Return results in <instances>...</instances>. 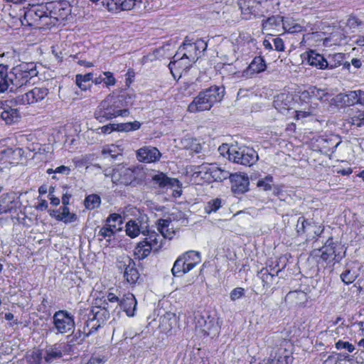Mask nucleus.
I'll list each match as a JSON object with an SVG mask.
<instances>
[{"label": "nucleus", "mask_w": 364, "mask_h": 364, "mask_svg": "<svg viewBox=\"0 0 364 364\" xmlns=\"http://www.w3.org/2000/svg\"><path fill=\"white\" fill-rule=\"evenodd\" d=\"M224 93L225 89L223 87L215 85L205 89L194 98L188 105V110L190 112L209 110L214 104L222 100Z\"/></svg>", "instance_id": "1"}, {"label": "nucleus", "mask_w": 364, "mask_h": 364, "mask_svg": "<svg viewBox=\"0 0 364 364\" xmlns=\"http://www.w3.org/2000/svg\"><path fill=\"white\" fill-rule=\"evenodd\" d=\"M129 111L124 108L119 95L109 96L104 100L95 112V117L100 122L105 119H112L117 117H127Z\"/></svg>", "instance_id": "2"}, {"label": "nucleus", "mask_w": 364, "mask_h": 364, "mask_svg": "<svg viewBox=\"0 0 364 364\" xmlns=\"http://www.w3.org/2000/svg\"><path fill=\"white\" fill-rule=\"evenodd\" d=\"M144 175V171L139 166L121 167L114 170L112 181L116 184L135 187L142 183Z\"/></svg>", "instance_id": "3"}, {"label": "nucleus", "mask_w": 364, "mask_h": 364, "mask_svg": "<svg viewBox=\"0 0 364 364\" xmlns=\"http://www.w3.org/2000/svg\"><path fill=\"white\" fill-rule=\"evenodd\" d=\"M37 74L38 72L33 63H22L13 68L10 71L9 78L11 85V92H16L26 85Z\"/></svg>", "instance_id": "4"}, {"label": "nucleus", "mask_w": 364, "mask_h": 364, "mask_svg": "<svg viewBox=\"0 0 364 364\" xmlns=\"http://www.w3.org/2000/svg\"><path fill=\"white\" fill-rule=\"evenodd\" d=\"M194 175L196 178L203 179L205 182L211 183L213 181H222L228 178L230 172L222 169L216 164H203L197 167Z\"/></svg>", "instance_id": "5"}, {"label": "nucleus", "mask_w": 364, "mask_h": 364, "mask_svg": "<svg viewBox=\"0 0 364 364\" xmlns=\"http://www.w3.org/2000/svg\"><path fill=\"white\" fill-rule=\"evenodd\" d=\"M52 331L56 334L73 333L75 326L74 316L66 310H59L54 313Z\"/></svg>", "instance_id": "6"}, {"label": "nucleus", "mask_w": 364, "mask_h": 364, "mask_svg": "<svg viewBox=\"0 0 364 364\" xmlns=\"http://www.w3.org/2000/svg\"><path fill=\"white\" fill-rule=\"evenodd\" d=\"M196 330L204 336L214 338L217 336L220 330V325L218 318L208 314H198L195 316Z\"/></svg>", "instance_id": "7"}, {"label": "nucleus", "mask_w": 364, "mask_h": 364, "mask_svg": "<svg viewBox=\"0 0 364 364\" xmlns=\"http://www.w3.org/2000/svg\"><path fill=\"white\" fill-rule=\"evenodd\" d=\"M230 161L246 166H251L258 160V154L250 147L232 146Z\"/></svg>", "instance_id": "8"}, {"label": "nucleus", "mask_w": 364, "mask_h": 364, "mask_svg": "<svg viewBox=\"0 0 364 364\" xmlns=\"http://www.w3.org/2000/svg\"><path fill=\"white\" fill-rule=\"evenodd\" d=\"M117 267L124 271V277L129 284H136L139 279V273L134 260L127 255L121 256L117 260Z\"/></svg>", "instance_id": "9"}, {"label": "nucleus", "mask_w": 364, "mask_h": 364, "mask_svg": "<svg viewBox=\"0 0 364 364\" xmlns=\"http://www.w3.org/2000/svg\"><path fill=\"white\" fill-rule=\"evenodd\" d=\"M80 337L81 334L84 335V338H87L91 334L94 333L100 327L98 321L93 318L88 309L80 310Z\"/></svg>", "instance_id": "10"}, {"label": "nucleus", "mask_w": 364, "mask_h": 364, "mask_svg": "<svg viewBox=\"0 0 364 364\" xmlns=\"http://www.w3.org/2000/svg\"><path fill=\"white\" fill-rule=\"evenodd\" d=\"M48 92L46 87H36L23 95H18L15 101L16 104L23 105L38 103L44 100Z\"/></svg>", "instance_id": "11"}, {"label": "nucleus", "mask_w": 364, "mask_h": 364, "mask_svg": "<svg viewBox=\"0 0 364 364\" xmlns=\"http://www.w3.org/2000/svg\"><path fill=\"white\" fill-rule=\"evenodd\" d=\"M178 53H176L168 64V68L173 76V70L178 73L187 70L196 61V56L191 53L188 55L186 53H183L181 57H178Z\"/></svg>", "instance_id": "12"}, {"label": "nucleus", "mask_w": 364, "mask_h": 364, "mask_svg": "<svg viewBox=\"0 0 364 364\" xmlns=\"http://www.w3.org/2000/svg\"><path fill=\"white\" fill-rule=\"evenodd\" d=\"M343 250V248L341 245L335 243L332 238H328L324 246L321 249V258L323 261L333 259L338 262L344 257V255H341ZM343 254H345V252H343Z\"/></svg>", "instance_id": "13"}, {"label": "nucleus", "mask_w": 364, "mask_h": 364, "mask_svg": "<svg viewBox=\"0 0 364 364\" xmlns=\"http://www.w3.org/2000/svg\"><path fill=\"white\" fill-rule=\"evenodd\" d=\"M48 18V11L46 6H33L24 14V20L29 25L38 23L43 18Z\"/></svg>", "instance_id": "14"}, {"label": "nucleus", "mask_w": 364, "mask_h": 364, "mask_svg": "<svg viewBox=\"0 0 364 364\" xmlns=\"http://www.w3.org/2000/svg\"><path fill=\"white\" fill-rule=\"evenodd\" d=\"M228 178L232 183L231 189L235 194H242L248 191L250 182L247 176L230 173Z\"/></svg>", "instance_id": "15"}, {"label": "nucleus", "mask_w": 364, "mask_h": 364, "mask_svg": "<svg viewBox=\"0 0 364 364\" xmlns=\"http://www.w3.org/2000/svg\"><path fill=\"white\" fill-rule=\"evenodd\" d=\"M14 193H6L0 196V215L16 211L19 205Z\"/></svg>", "instance_id": "16"}, {"label": "nucleus", "mask_w": 364, "mask_h": 364, "mask_svg": "<svg viewBox=\"0 0 364 364\" xmlns=\"http://www.w3.org/2000/svg\"><path fill=\"white\" fill-rule=\"evenodd\" d=\"M64 346L62 343H55L46 348L44 360L47 364H53L60 360L63 355Z\"/></svg>", "instance_id": "17"}, {"label": "nucleus", "mask_w": 364, "mask_h": 364, "mask_svg": "<svg viewBox=\"0 0 364 364\" xmlns=\"http://www.w3.org/2000/svg\"><path fill=\"white\" fill-rule=\"evenodd\" d=\"M161 154L155 147H144L136 152L137 159L141 162L151 163L160 159Z\"/></svg>", "instance_id": "18"}, {"label": "nucleus", "mask_w": 364, "mask_h": 364, "mask_svg": "<svg viewBox=\"0 0 364 364\" xmlns=\"http://www.w3.org/2000/svg\"><path fill=\"white\" fill-rule=\"evenodd\" d=\"M120 228L116 225L106 224L102 227L98 233L97 237L100 241L105 240L106 245L108 246L115 240V233L119 230Z\"/></svg>", "instance_id": "19"}, {"label": "nucleus", "mask_w": 364, "mask_h": 364, "mask_svg": "<svg viewBox=\"0 0 364 364\" xmlns=\"http://www.w3.org/2000/svg\"><path fill=\"white\" fill-rule=\"evenodd\" d=\"M294 104L293 95L289 93H281L276 96L274 106L280 112L290 109Z\"/></svg>", "instance_id": "20"}, {"label": "nucleus", "mask_w": 364, "mask_h": 364, "mask_svg": "<svg viewBox=\"0 0 364 364\" xmlns=\"http://www.w3.org/2000/svg\"><path fill=\"white\" fill-rule=\"evenodd\" d=\"M136 300L132 293H127L120 299L119 306L129 317L134 316L136 309Z\"/></svg>", "instance_id": "21"}, {"label": "nucleus", "mask_w": 364, "mask_h": 364, "mask_svg": "<svg viewBox=\"0 0 364 364\" xmlns=\"http://www.w3.org/2000/svg\"><path fill=\"white\" fill-rule=\"evenodd\" d=\"M108 309L109 305L107 303H105L103 306H95L91 309H88V311L90 313L91 316H93V318L98 321V323L101 326L110 317V314Z\"/></svg>", "instance_id": "22"}, {"label": "nucleus", "mask_w": 364, "mask_h": 364, "mask_svg": "<svg viewBox=\"0 0 364 364\" xmlns=\"http://www.w3.org/2000/svg\"><path fill=\"white\" fill-rule=\"evenodd\" d=\"M307 63L317 69L326 70L328 62L326 58L321 54L316 53V51L311 50L306 53Z\"/></svg>", "instance_id": "23"}, {"label": "nucleus", "mask_w": 364, "mask_h": 364, "mask_svg": "<svg viewBox=\"0 0 364 364\" xmlns=\"http://www.w3.org/2000/svg\"><path fill=\"white\" fill-rule=\"evenodd\" d=\"M146 237L143 240L147 244L152 250L158 251L162 246L164 238L163 236L155 231H145Z\"/></svg>", "instance_id": "24"}, {"label": "nucleus", "mask_w": 364, "mask_h": 364, "mask_svg": "<svg viewBox=\"0 0 364 364\" xmlns=\"http://www.w3.org/2000/svg\"><path fill=\"white\" fill-rule=\"evenodd\" d=\"M146 237L143 240L147 244L152 250L158 251L162 246L164 238L163 236L155 231H145Z\"/></svg>", "instance_id": "25"}, {"label": "nucleus", "mask_w": 364, "mask_h": 364, "mask_svg": "<svg viewBox=\"0 0 364 364\" xmlns=\"http://www.w3.org/2000/svg\"><path fill=\"white\" fill-rule=\"evenodd\" d=\"M179 257L183 258V262H185L186 271L188 272L193 269L201 260L200 253L193 250L188 251Z\"/></svg>", "instance_id": "26"}, {"label": "nucleus", "mask_w": 364, "mask_h": 364, "mask_svg": "<svg viewBox=\"0 0 364 364\" xmlns=\"http://www.w3.org/2000/svg\"><path fill=\"white\" fill-rule=\"evenodd\" d=\"M177 323L178 317L172 312H166L160 318V326L164 331H170L177 325Z\"/></svg>", "instance_id": "27"}, {"label": "nucleus", "mask_w": 364, "mask_h": 364, "mask_svg": "<svg viewBox=\"0 0 364 364\" xmlns=\"http://www.w3.org/2000/svg\"><path fill=\"white\" fill-rule=\"evenodd\" d=\"M154 182L160 188L174 187L179 188V181L176 178L167 177L164 173H161L153 177Z\"/></svg>", "instance_id": "28"}, {"label": "nucleus", "mask_w": 364, "mask_h": 364, "mask_svg": "<svg viewBox=\"0 0 364 364\" xmlns=\"http://www.w3.org/2000/svg\"><path fill=\"white\" fill-rule=\"evenodd\" d=\"M8 65L0 64V93L11 92L10 72H8Z\"/></svg>", "instance_id": "29"}, {"label": "nucleus", "mask_w": 364, "mask_h": 364, "mask_svg": "<svg viewBox=\"0 0 364 364\" xmlns=\"http://www.w3.org/2000/svg\"><path fill=\"white\" fill-rule=\"evenodd\" d=\"M53 213H58V215L50 213L51 216H54L57 220L63 221L65 223L75 222L77 219V216L75 213L70 212L69 208L63 205L59 210H53Z\"/></svg>", "instance_id": "30"}, {"label": "nucleus", "mask_w": 364, "mask_h": 364, "mask_svg": "<svg viewBox=\"0 0 364 364\" xmlns=\"http://www.w3.org/2000/svg\"><path fill=\"white\" fill-rule=\"evenodd\" d=\"M345 54L342 53H335L333 54H329L326 58V62H328V65L326 66V69L333 70L341 65L343 66Z\"/></svg>", "instance_id": "31"}, {"label": "nucleus", "mask_w": 364, "mask_h": 364, "mask_svg": "<svg viewBox=\"0 0 364 364\" xmlns=\"http://www.w3.org/2000/svg\"><path fill=\"white\" fill-rule=\"evenodd\" d=\"M1 117L6 124H12L17 122L21 116L17 109L9 107L1 112Z\"/></svg>", "instance_id": "32"}, {"label": "nucleus", "mask_w": 364, "mask_h": 364, "mask_svg": "<svg viewBox=\"0 0 364 364\" xmlns=\"http://www.w3.org/2000/svg\"><path fill=\"white\" fill-rule=\"evenodd\" d=\"M126 233L132 238L137 237L140 233L145 235V230H143L135 220H129L126 224Z\"/></svg>", "instance_id": "33"}, {"label": "nucleus", "mask_w": 364, "mask_h": 364, "mask_svg": "<svg viewBox=\"0 0 364 364\" xmlns=\"http://www.w3.org/2000/svg\"><path fill=\"white\" fill-rule=\"evenodd\" d=\"M92 78L93 74L92 73H89L85 75L77 74L75 76V82L77 85L82 90H87L91 87L90 82Z\"/></svg>", "instance_id": "34"}, {"label": "nucleus", "mask_w": 364, "mask_h": 364, "mask_svg": "<svg viewBox=\"0 0 364 364\" xmlns=\"http://www.w3.org/2000/svg\"><path fill=\"white\" fill-rule=\"evenodd\" d=\"M152 249L144 241L139 242L134 249V255L139 259H144L151 253Z\"/></svg>", "instance_id": "35"}, {"label": "nucleus", "mask_w": 364, "mask_h": 364, "mask_svg": "<svg viewBox=\"0 0 364 364\" xmlns=\"http://www.w3.org/2000/svg\"><path fill=\"white\" fill-rule=\"evenodd\" d=\"M257 276L262 280L263 287L265 289L269 288L274 279L275 275L269 272L266 268H262L260 272H258Z\"/></svg>", "instance_id": "36"}, {"label": "nucleus", "mask_w": 364, "mask_h": 364, "mask_svg": "<svg viewBox=\"0 0 364 364\" xmlns=\"http://www.w3.org/2000/svg\"><path fill=\"white\" fill-rule=\"evenodd\" d=\"M171 223V220L170 219H159L158 220V230L163 237H171L173 232H171L169 228Z\"/></svg>", "instance_id": "37"}, {"label": "nucleus", "mask_w": 364, "mask_h": 364, "mask_svg": "<svg viewBox=\"0 0 364 364\" xmlns=\"http://www.w3.org/2000/svg\"><path fill=\"white\" fill-rule=\"evenodd\" d=\"M314 227L312 222L307 220L304 217H300L297 220L296 230L299 235H302L307 232Z\"/></svg>", "instance_id": "38"}, {"label": "nucleus", "mask_w": 364, "mask_h": 364, "mask_svg": "<svg viewBox=\"0 0 364 364\" xmlns=\"http://www.w3.org/2000/svg\"><path fill=\"white\" fill-rule=\"evenodd\" d=\"M266 69L264 60L260 57H255L249 65V70L252 73H259Z\"/></svg>", "instance_id": "39"}, {"label": "nucleus", "mask_w": 364, "mask_h": 364, "mask_svg": "<svg viewBox=\"0 0 364 364\" xmlns=\"http://www.w3.org/2000/svg\"><path fill=\"white\" fill-rule=\"evenodd\" d=\"M183 258L178 257L177 259L175 261L173 267L171 269L172 274L174 277H179L181 274H184L188 272L186 271V268L184 262H183Z\"/></svg>", "instance_id": "40"}, {"label": "nucleus", "mask_w": 364, "mask_h": 364, "mask_svg": "<svg viewBox=\"0 0 364 364\" xmlns=\"http://www.w3.org/2000/svg\"><path fill=\"white\" fill-rule=\"evenodd\" d=\"M198 82H199L198 79H197L195 82H193L185 83L181 87L182 94L186 97L191 96V95L194 94L196 91H198L200 89Z\"/></svg>", "instance_id": "41"}, {"label": "nucleus", "mask_w": 364, "mask_h": 364, "mask_svg": "<svg viewBox=\"0 0 364 364\" xmlns=\"http://www.w3.org/2000/svg\"><path fill=\"white\" fill-rule=\"evenodd\" d=\"M115 126L116 131L129 132L139 129L140 128L141 124L137 121H134L133 122L115 124Z\"/></svg>", "instance_id": "42"}, {"label": "nucleus", "mask_w": 364, "mask_h": 364, "mask_svg": "<svg viewBox=\"0 0 364 364\" xmlns=\"http://www.w3.org/2000/svg\"><path fill=\"white\" fill-rule=\"evenodd\" d=\"M101 203L100 197L96 194H91L85 199V206L86 208L93 210L100 206Z\"/></svg>", "instance_id": "43"}, {"label": "nucleus", "mask_w": 364, "mask_h": 364, "mask_svg": "<svg viewBox=\"0 0 364 364\" xmlns=\"http://www.w3.org/2000/svg\"><path fill=\"white\" fill-rule=\"evenodd\" d=\"M5 140L0 141V159L1 160H11L13 159V155L17 151L14 150L12 148L6 146L5 145L1 146L2 143L4 142ZM20 152V150H18Z\"/></svg>", "instance_id": "44"}, {"label": "nucleus", "mask_w": 364, "mask_h": 364, "mask_svg": "<svg viewBox=\"0 0 364 364\" xmlns=\"http://www.w3.org/2000/svg\"><path fill=\"white\" fill-rule=\"evenodd\" d=\"M358 277L356 271L350 268H346L341 274V280L346 284L353 283Z\"/></svg>", "instance_id": "45"}, {"label": "nucleus", "mask_w": 364, "mask_h": 364, "mask_svg": "<svg viewBox=\"0 0 364 364\" xmlns=\"http://www.w3.org/2000/svg\"><path fill=\"white\" fill-rule=\"evenodd\" d=\"M282 26L284 29L289 33H296L302 30L301 26L296 23L294 21L288 18L283 20Z\"/></svg>", "instance_id": "46"}, {"label": "nucleus", "mask_w": 364, "mask_h": 364, "mask_svg": "<svg viewBox=\"0 0 364 364\" xmlns=\"http://www.w3.org/2000/svg\"><path fill=\"white\" fill-rule=\"evenodd\" d=\"M222 204L223 200L220 198L212 199L209 200L205 205V212L208 214L215 213L222 207Z\"/></svg>", "instance_id": "47"}, {"label": "nucleus", "mask_w": 364, "mask_h": 364, "mask_svg": "<svg viewBox=\"0 0 364 364\" xmlns=\"http://www.w3.org/2000/svg\"><path fill=\"white\" fill-rule=\"evenodd\" d=\"M207 42L203 39H198L194 43L192 48L195 50L194 55L196 56V60L200 57V54L207 49Z\"/></svg>", "instance_id": "48"}, {"label": "nucleus", "mask_w": 364, "mask_h": 364, "mask_svg": "<svg viewBox=\"0 0 364 364\" xmlns=\"http://www.w3.org/2000/svg\"><path fill=\"white\" fill-rule=\"evenodd\" d=\"M309 93L311 96L319 100H327L328 94L326 90L317 88L316 87H309Z\"/></svg>", "instance_id": "49"}, {"label": "nucleus", "mask_w": 364, "mask_h": 364, "mask_svg": "<svg viewBox=\"0 0 364 364\" xmlns=\"http://www.w3.org/2000/svg\"><path fill=\"white\" fill-rule=\"evenodd\" d=\"M349 122L357 127L364 125V110L355 112L350 117Z\"/></svg>", "instance_id": "50"}, {"label": "nucleus", "mask_w": 364, "mask_h": 364, "mask_svg": "<svg viewBox=\"0 0 364 364\" xmlns=\"http://www.w3.org/2000/svg\"><path fill=\"white\" fill-rule=\"evenodd\" d=\"M119 97L120 100L122 102L124 108H127V109H128V107L132 106L133 105L134 101L136 97L134 94L126 92L119 95Z\"/></svg>", "instance_id": "51"}, {"label": "nucleus", "mask_w": 364, "mask_h": 364, "mask_svg": "<svg viewBox=\"0 0 364 364\" xmlns=\"http://www.w3.org/2000/svg\"><path fill=\"white\" fill-rule=\"evenodd\" d=\"M42 360V355L40 350H36L31 353L27 356L28 364H41Z\"/></svg>", "instance_id": "52"}, {"label": "nucleus", "mask_w": 364, "mask_h": 364, "mask_svg": "<svg viewBox=\"0 0 364 364\" xmlns=\"http://www.w3.org/2000/svg\"><path fill=\"white\" fill-rule=\"evenodd\" d=\"M255 2L253 1H241L239 4L241 9V12L243 15L252 14L255 13V11H252L250 9V7L253 6V4Z\"/></svg>", "instance_id": "53"}, {"label": "nucleus", "mask_w": 364, "mask_h": 364, "mask_svg": "<svg viewBox=\"0 0 364 364\" xmlns=\"http://www.w3.org/2000/svg\"><path fill=\"white\" fill-rule=\"evenodd\" d=\"M272 176H267L264 179L257 181V186L264 191H268L272 188Z\"/></svg>", "instance_id": "54"}, {"label": "nucleus", "mask_w": 364, "mask_h": 364, "mask_svg": "<svg viewBox=\"0 0 364 364\" xmlns=\"http://www.w3.org/2000/svg\"><path fill=\"white\" fill-rule=\"evenodd\" d=\"M363 60L360 58H354L350 62L346 61L343 63V68L350 72V66H353L354 68H360L363 65Z\"/></svg>", "instance_id": "55"}, {"label": "nucleus", "mask_w": 364, "mask_h": 364, "mask_svg": "<svg viewBox=\"0 0 364 364\" xmlns=\"http://www.w3.org/2000/svg\"><path fill=\"white\" fill-rule=\"evenodd\" d=\"M80 329L75 333H72L71 335H69L68 336V342L69 343L70 346L75 345V343H80L82 342L85 338H84V335L81 334V336L80 337Z\"/></svg>", "instance_id": "56"}, {"label": "nucleus", "mask_w": 364, "mask_h": 364, "mask_svg": "<svg viewBox=\"0 0 364 364\" xmlns=\"http://www.w3.org/2000/svg\"><path fill=\"white\" fill-rule=\"evenodd\" d=\"M245 289L242 287H236L230 293V300L235 301L245 296Z\"/></svg>", "instance_id": "57"}, {"label": "nucleus", "mask_w": 364, "mask_h": 364, "mask_svg": "<svg viewBox=\"0 0 364 364\" xmlns=\"http://www.w3.org/2000/svg\"><path fill=\"white\" fill-rule=\"evenodd\" d=\"M314 108L310 107L308 109H299L296 111V119H303L314 114Z\"/></svg>", "instance_id": "58"}, {"label": "nucleus", "mask_w": 364, "mask_h": 364, "mask_svg": "<svg viewBox=\"0 0 364 364\" xmlns=\"http://www.w3.org/2000/svg\"><path fill=\"white\" fill-rule=\"evenodd\" d=\"M336 348L338 350L346 349L349 353H352L355 350V347L353 344L341 340L336 343Z\"/></svg>", "instance_id": "59"}, {"label": "nucleus", "mask_w": 364, "mask_h": 364, "mask_svg": "<svg viewBox=\"0 0 364 364\" xmlns=\"http://www.w3.org/2000/svg\"><path fill=\"white\" fill-rule=\"evenodd\" d=\"M122 223V218L120 215L117 213L111 214L106 220V224L116 225L117 226Z\"/></svg>", "instance_id": "60"}, {"label": "nucleus", "mask_w": 364, "mask_h": 364, "mask_svg": "<svg viewBox=\"0 0 364 364\" xmlns=\"http://www.w3.org/2000/svg\"><path fill=\"white\" fill-rule=\"evenodd\" d=\"M283 20H284V18H283L282 17H280V16H271L269 18H268L265 22H264L263 23V26L267 28L268 26H277L278 24H279L280 22H282L283 23Z\"/></svg>", "instance_id": "61"}, {"label": "nucleus", "mask_w": 364, "mask_h": 364, "mask_svg": "<svg viewBox=\"0 0 364 364\" xmlns=\"http://www.w3.org/2000/svg\"><path fill=\"white\" fill-rule=\"evenodd\" d=\"M103 75L105 77H103L104 82L107 86H112L116 83V80L112 74V73L107 71L103 72Z\"/></svg>", "instance_id": "62"}, {"label": "nucleus", "mask_w": 364, "mask_h": 364, "mask_svg": "<svg viewBox=\"0 0 364 364\" xmlns=\"http://www.w3.org/2000/svg\"><path fill=\"white\" fill-rule=\"evenodd\" d=\"M71 171V169L68 166H60L57 167L55 170L50 168L48 170V173H61L63 175H69Z\"/></svg>", "instance_id": "63"}, {"label": "nucleus", "mask_w": 364, "mask_h": 364, "mask_svg": "<svg viewBox=\"0 0 364 364\" xmlns=\"http://www.w3.org/2000/svg\"><path fill=\"white\" fill-rule=\"evenodd\" d=\"M272 43L274 44V49L277 51H283L284 49V45L283 40L280 38H273Z\"/></svg>", "instance_id": "64"}]
</instances>
